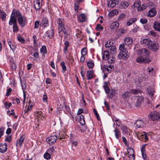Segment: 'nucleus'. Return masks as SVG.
<instances>
[{
  "instance_id": "nucleus-13",
  "label": "nucleus",
  "mask_w": 160,
  "mask_h": 160,
  "mask_svg": "<svg viewBox=\"0 0 160 160\" xmlns=\"http://www.w3.org/2000/svg\"><path fill=\"white\" fill-rule=\"evenodd\" d=\"M7 42L11 49L12 50H15L16 48V44L15 42L9 39H8Z\"/></svg>"
},
{
  "instance_id": "nucleus-6",
  "label": "nucleus",
  "mask_w": 160,
  "mask_h": 160,
  "mask_svg": "<svg viewBox=\"0 0 160 160\" xmlns=\"http://www.w3.org/2000/svg\"><path fill=\"white\" fill-rule=\"evenodd\" d=\"M137 136L138 139L143 141L145 140V142H146L148 139V138L147 136V133L145 132H138Z\"/></svg>"
},
{
  "instance_id": "nucleus-45",
  "label": "nucleus",
  "mask_w": 160,
  "mask_h": 160,
  "mask_svg": "<svg viewBox=\"0 0 160 160\" xmlns=\"http://www.w3.org/2000/svg\"><path fill=\"white\" fill-rule=\"evenodd\" d=\"M147 6L145 5H142L139 6L138 8V11H142L146 9Z\"/></svg>"
},
{
  "instance_id": "nucleus-56",
  "label": "nucleus",
  "mask_w": 160,
  "mask_h": 160,
  "mask_svg": "<svg viewBox=\"0 0 160 160\" xmlns=\"http://www.w3.org/2000/svg\"><path fill=\"white\" fill-rule=\"evenodd\" d=\"M55 151V149L53 147H52L48 149V152L52 153L53 152Z\"/></svg>"
},
{
  "instance_id": "nucleus-47",
  "label": "nucleus",
  "mask_w": 160,
  "mask_h": 160,
  "mask_svg": "<svg viewBox=\"0 0 160 160\" xmlns=\"http://www.w3.org/2000/svg\"><path fill=\"white\" fill-rule=\"evenodd\" d=\"M107 60L108 63H112L114 62L115 60V59L114 57H112L111 58H109Z\"/></svg>"
},
{
  "instance_id": "nucleus-36",
  "label": "nucleus",
  "mask_w": 160,
  "mask_h": 160,
  "mask_svg": "<svg viewBox=\"0 0 160 160\" xmlns=\"http://www.w3.org/2000/svg\"><path fill=\"white\" fill-rule=\"evenodd\" d=\"M118 11L117 9H115L110 12L109 13V15L110 17H112L115 15L118 14Z\"/></svg>"
},
{
  "instance_id": "nucleus-57",
  "label": "nucleus",
  "mask_w": 160,
  "mask_h": 160,
  "mask_svg": "<svg viewBox=\"0 0 160 160\" xmlns=\"http://www.w3.org/2000/svg\"><path fill=\"white\" fill-rule=\"evenodd\" d=\"M104 70H106L109 72L111 71V70L110 69L108 66L104 65L103 67Z\"/></svg>"
},
{
  "instance_id": "nucleus-51",
  "label": "nucleus",
  "mask_w": 160,
  "mask_h": 160,
  "mask_svg": "<svg viewBox=\"0 0 160 160\" xmlns=\"http://www.w3.org/2000/svg\"><path fill=\"white\" fill-rule=\"evenodd\" d=\"M103 27L100 24H98L96 28V29L98 31L100 30H102L103 29Z\"/></svg>"
},
{
  "instance_id": "nucleus-10",
  "label": "nucleus",
  "mask_w": 160,
  "mask_h": 160,
  "mask_svg": "<svg viewBox=\"0 0 160 160\" xmlns=\"http://www.w3.org/2000/svg\"><path fill=\"white\" fill-rule=\"evenodd\" d=\"M9 25H12L13 24V32H17L18 31V28L17 26V21L14 20L13 21H9Z\"/></svg>"
},
{
  "instance_id": "nucleus-33",
  "label": "nucleus",
  "mask_w": 160,
  "mask_h": 160,
  "mask_svg": "<svg viewBox=\"0 0 160 160\" xmlns=\"http://www.w3.org/2000/svg\"><path fill=\"white\" fill-rule=\"evenodd\" d=\"M108 50H110L111 54H114L116 51V48L115 46L113 45L109 48L107 49Z\"/></svg>"
},
{
  "instance_id": "nucleus-29",
  "label": "nucleus",
  "mask_w": 160,
  "mask_h": 160,
  "mask_svg": "<svg viewBox=\"0 0 160 160\" xmlns=\"http://www.w3.org/2000/svg\"><path fill=\"white\" fill-rule=\"evenodd\" d=\"M132 39L130 37L126 38L124 39L125 43L126 44L129 45L132 43Z\"/></svg>"
},
{
  "instance_id": "nucleus-35",
  "label": "nucleus",
  "mask_w": 160,
  "mask_h": 160,
  "mask_svg": "<svg viewBox=\"0 0 160 160\" xmlns=\"http://www.w3.org/2000/svg\"><path fill=\"white\" fill-rule=\"evenodd\" d=\"M79 117V121L80 123L82 125H84L85 122L84 116L82 115H81Z\"/></svg>"
},
{
  "instance_id": "nucleus-44",
  "label": "nucleus",
  "mask_w": 160,
  "mask_h": 160,
  "mask_svg": "<svg viewBox=\"0 0 160 160\" xmlns=\"http://www.w3.org/2000/svg\"><path fill=\"white\" fill-rule=\"evenodd\" d=\"M141 91L139 90L132 89L131 90V92L134 94H137L139 93H140Z\"/></svg>"
},
{
  "instance_id": "nucleus-53",
  "label": "nucleus",
  "mask_w": 160,
  "mask_h": 160,
  "mask_svg": "<svg viewBox=\"0 0 160 160\" xmlns=\"http://www.w3.org/2000/svg\"><path fill=\"white\" fill-rule=\"evenodd\" d=\"M93 111L94 112L95 115L96 117L97 118L98 120H99L100 119L99 117V114L98 113L97 111H96V109H93Z\"/></svg>"
},
{
  "instance_id": "nucleus-2",
  "label": "nucleus",
  "mask_w": 160,
  "mask_h": 160,
  "mask_svg": "<svg viewBox=\"0 0 160 160\" xmlns=\"http://www.w3.org/2000/svg\"><path fill=\"white\" fill-rule=\"evenodd\" d=\"M152 61L150 57H145L143 56L138 57L136 59V61L139 63H148Z\"/></svg>"
},
{
  "instance_id": "nucleus-8",
  "label": "nucleus",
  "mask_w": 160,
  "mask_h": 160,
  "mask_svg": "<svg viewBox=\"0 0 160 160\" xmlns=\"http://www.w3.org/2000/svg\"><path fill=\"white\" fill-rule=\"evenodd\" d=\"M159 45L158 43L152 42L148 48L153 52L157 51L159 48Z\"/></svg>"
},
{
  "instance_id": "nucleus-55",
  "label": "nucleus",
  "mask_w": 160,
  "mask_h": 160,
  "mask_svg": "<svg viewBox=\"0 0 160 160\" xmlns=\"http://www.w3.org/2000/svg\"><path fill=\"white\" fill-rule=\"evenodd\" d=\"M11 66L13 70L15 71L16 70L17 67L16 64L14 62H13L11 63Z\"/></svg>"
},
{
  "instance_id": "nucleus-24",
  "label": "nucleus",
  "mask_w": 160,
  "mask_h": 160,
  "mask_svg": "<svg viewBox=\"0 0 160 160\" xmlns=\"http://www.w3.org/2000/svg\"><path fill=\"white\" fill-rule=\"evenodd\" d=\"M86 16L83 13L80 14L78 16V18L79 21L81 22H83L86 20Z\"/></svg>"
},
{
  "instance_id": "nucleus-14",
  "label": "nucleus",
  "mask_w": 160,
  "mask_h": 160,
  "mask_svg": "<svg viewBox=\"0 0 160 160\" xmlns=\"http://www.w3.org/2000/svg\"><path fill=\"white\" fill-rule=\"evenodd\" d=\"M136 102L135 106L136 107H139L141 104L143 102L144 98L142 96L137 97L136 98Z\"/></svg>"
},
{
  "instance_id": "nucleus-61",
  "label": "nucleus",
  "mask_w": 160,
  "mask_h": 160,
  "mask_svg": "<svg viewBox=\"0 0 160 160\" xmlns=\"http://www.w3.org/2000/svg\"><path fill=\"white\" fill-rule=\"evenodd\" d=\"M39 22L38 21H36L34 23V28H38L39 26Z\"/></svg>"
},
{
  "instance_id": "nucleus-48",
  "label": "nucleus",
  "mask_w": 160,
  "mask_h": 160,
  "mask_svg": "<svg viewBox=\"0 0 160 160\" xmlns=\"http://www.w3.org/2000/svg\"><path fill=\"white\" fill-rule=\"evenodd\" d=\"M81 74L83 80H84V77L85 75V69H84L82 67L81 68Z\"/></svg>"
},
{
  "instance_id": "nucleus-32",
  "label": "nucleus",
  "mask_w": 160,
  "mask_h": 160,
  "mask_svg": "<svg viewBox=\"0 0 160 160\" xmlns=\"http://www.w3.org/2000/svg\"><path fill=\"white\" fill-rule=\"evenodd\" d=\"M136 21L137 19L136 18H131L127 22V25L128 26H130L134 23Z\"/></svg>"
},
{
  "instance_id": "nucleus-22",
  "label": "nucleus",
  "mask_w": 160,
  "mask_h": 160,
  "mask_svg": "<svg viewBox=\"0 0 160 160\" xmlns=\"http://www.w3.org/2000/svg\"><path fill=\"white\" fill-rule=\"evenodd\" d=\"M39 2L38 1H34V8L36 10H39L42 6L41 2Z\"/></svg>"
},
{
  "instance_id": "nucleus-3",
  "label": "nucleus",
  "mask_w": 160,
  "mask_h": 160,
  "mask_svg": "<svg viewBox=\"0 0 160 160\" xmlns=\"http://www.w3.org/2000/svg\"><path fill=\"white\" fill-rule=\"evenodd\" d=\"M149 118L152 121H156L159 118V114L157 111L150 112L148 116Z\"/></svg>"
},
{
  "instance_id": "nucleus-19",
  "label": "nucleus",
  "mask_w": 160,
  "mask_h": 160,
  "mask_svg": "<svg viewBox=\"0 0 160 160\" xmlns=\"http://www.w3.org/2000/svg\"><path fill=\"white\" fill-rule=\"evenodd\" d=\"M59 30L60 29V31H59V33L60 32H62L65 35H67L68 32L66 29H65L63 24L62 23L58 24Z\"/></svg>"
},
{
  "instance_id": "nucleus-43",
  "label": "nucleus",
  "mask_w": 160,
  "mask_h": 160,
  "mask_svg": "<svg viewBox=\"0 0 160 160\" xmlns=\"http://www.w3.org/2000/svg\"><path fill=\"white\" fill-rule=\"evenodd\" d=\"M60 65L62 67L63 72H64L67 70V68L65 65V63L63 62H62L60 63Z\"/></svg>"
},
{
  "instance_id": "nucleus-39",
  "label": "nucleus",
  "mask_w": 160,
  "mask_h": 160,
  "mask_svg": "<svg viewBox=\"0 0 160 160\" xmlns=\"http://www.w3.org/2000/svg\"><path fill=\"white\" fill-rule=\"evenodd\" d=\"M121 129L123 132H124L125 133H127L129 129L127 128V127L125 125H123L121 127Z\"/></svg>"
},
{
  "instance_id": "nucleus-21",
  "label": "nucleus",
  "mask_w": 160,
  "mask_h": 160,
  "mask_svg": "<svg viewBox=\"0 0 160 160\" xmlns=\"http://www.w3.org/2000/svg\"><path fill=\"white\" fill-rule=\"evenodd\" d=\"M7 146L6 144H0V152L2 153L5 152L7 150Z\"/></svg>"
},
{
  "instance_id": "nucleus-27",
  "label": "nucleus",
  "mask_w": 160,
  "mask_h": 160,
  "mask_svg": "<svg viewBox=\"0 0 160 160\" xmlns=\"http://www.w3.org/2000/svg\"><path fill=\"white\" fill-rule=\"evenodd\" d=\"M110 94L108 95V98L112 99L115 95L116 90L114 89H112L110 91Z\"/></svg>"
},
{
  "instance_id": "nucleus-26",
  "label": "nucleus",
  "mask_w": 160,
  "mask_h": 160,
  "mask_svg": "<svg viewBox=\"0 0 160 160\" xmlns=\"http://www.w3.org/2000/svg\"><path fill=\"white\" fill-rule=\"evenodd\" d=\"M74 10L75 11H77L78 9L79 5V3L81 2H80L79 1L77 0H74Z\"/></svg>"
},
{
  "instance_id": "nucleus-41",
  "label": "nucleus",
  "mask_w": 160,
  "mask_h": 160,
  "mask_svg": "<svg viewBox=\"0 0 160 160\" xmlns=\"http://www.w3.org/2000/svg\"><path fill=\"white\" fill-rule=\"evenodd\" d=\"M40 52L43 54L47 53V48L45 46H43L40 49Z\"/></svg>"
},
{
  "instance_id": "nucleus-59",
  "label": "nucleus",
  "mask_w": 160,
  "mask_h": 160,
  "mask_svg": "<svg viewBox=\"0 0 160 160\" xmlns=\"http://www.w3.org/2000/svg\"><path fill=\"white\" fill-rule=\"evenodd\" d=\"M87 129V128L86 126L82 125V127L81 128V132H83L86 131Z\"/></svg>"
},
{
  "instance_id": "nucleus-38",
  "label": "nucleus",
  "mask_w": 160,
  "mask_h": 160,
  "mask_svg": "<svg viewBox=\"0 0 160 160\" xmlns=\"http://www.w3.org/2000/svg\"><path fill=\"white\" fill-rule=\"evenodd\" d=\"M104 89L105 90V92L107 94H108L110 92V89L108 86L107 82H105L104 83V85L103 86Z\"/></svg>"
},
{
  "instance_id": "nucleus-52",
  "label": "nucleus",
  "mask_w": 160,
  "mask_h": 160,
  "mask_svg": "<svg viewBox=\"0 0 160 160\" xmlns=\"http://www.w3.org/2000/svg\"><path fill=\"white\" fill-rule=\"evenodd\" d=\"M87 53L86 48H84L82 49L81 51V54L82 56H85Z\"/></svg>"
},
{
  "instance_id": "nucleus-5",
  "label": "nucleus",
  "mask_w": 160,
  "mask_h": 160,
  "mask_svg": "<svg viewBox=\"0 0 160 160\" xmlns=\"http://www.w3.org/2000/svg\"><path fill=\"white\" fill-rule=\"evenodd\" d=\"M58 139L56 135L51 136L46 139V141L50 145L53 144Z\"/></svg>"
},
{
  "instance_id": "nucleus-42",
  "label": "nucleus",
  "mask_w": 160,
  "mask_h": 160,
  "mask_svg": "<svg viewBox=\"0 0 160 160\" xmlns=\"http://www.w3.org/2000/svg\"><path fill=\"white\" fill-rule=\"evenodd\" d=\"M128 156L135 154L134 150L131 148H128Z\"/></svg>"
},
{
  "instance_id": "nucleus-63",
  "label": "nucleus",
  "mask_w": 160,
  "mask_h": 160,
  "mask_svg": "<svg viewBox=\"0 0 160 160\" xmlns=\"http://www.w3.org/2000/svg\"><path fill=\"white\" fill-rule=\"evenodd\" d=\"M145 146V145L142 147L141 150L142 154H144V153H146Z\"/></svg>"
},
{
  "instance_id": "nucleus-46",
  "label": "nucleus",
  "mask_w": 160,
  "mask_h": 160,
  "mask_svg": "<svg viewBox=\"0 0 160 160\" xmlns=\"http://www.w3.org/2000/svg\"><path fill=\"white\" fill-rule=\"evenodd\" d=\"M140 4L141 2L140 1H137L134 3L133 6L134 7L138 8L139 7V6H140Z\"/></svg>"
},
{
  "instance_id": "nucleus-34",
  "label": "nucleus",
  "mask_w": 160,
  "mask_h": 160,
  "mask_svg": "<svg viewBox=\"0 0 160 160\" xmlns=\"http://www.w3.org/2000/svg\"><path fill=\"white\" fill-rule=\"evenodd\" d=\"M121 8L125 9L128 6V3L126 2H122L120 3Z\"/></svg>"
},
{
  "instance_id": "nucleus-25",
  "label": "nucleus",
  "mask_w": 160,
  "mask_h": 160,
  "mask_svg": "<svg viewBox=\"0 0 160 160\" xmlns=\"http://www.w3.org/2000/svg\"><path fill=\"white\" fill-rule=\"evenodd\" d=\"M116 138L118 139L121 136V133L119 130L117 128H115L114 131Z\"/></svg>"
},
{
  "instance_id": "nucleus-1",
  "label": "nucleus",
  "mask_w": 160,
  "mask_h": 160,
  "mask_svg": "<svg viewBox=\"0 0 160 160\" xmlns=\"http://www.w3.org/2000/svg\"><path fill=\"white\" fill-rule=\"evenodd\" d=\"M124 44H121L119 46L120 52L118 55V58L120 59L127 60L129 57L128 54V50L126 48H125Z\"/></svg>"
},
{
  "instance_id": "nucleus-54",
  "label": "nucleus",
  "mask_w": 160,
  "mask_h": 160,
  "mask_svg": "<svg viewBox=\"0 0 160 160\" xmlns=\"http://www.w3.org/2000/svg\"><path fill=\"white\" fill-rule=\"evenodd\" d=\"M44 158H45L48 160L50 158V155L48 153H46L44 155Z\"/></svg>"
},
{
  "instance_id": "nucleus-37",
  "label": "nucleus",
  "mask_w": 160,
  "mask_h": 160,
  "mask_svg": "<svg viewBox=\"0 0 160 160\" xmlns=\"http://www.w3.org/2000/svg\"><path fill=\"white\" fill-rule=\"evenodd\" d=\"M0 11V18L2 19L3 21H4L6 20V14L3 12L2 11Z\"/></svg>"
},
{
  "instance_id": "nucleus-31",
  "label": "nucleus",
  "mask_w": 160,
  "mask_h": 160,
  "mask_svg": "<svg viewBox=\"0 0 160 160\" xmlns=\"http://www.w3.org/2000/svg\"><path fill=\"white\" fill-rule=\"evenodd\" d=\"M88 67L89 68H92L94 66V64L92 60L89 61L87 62Z\"/></svg>"
},
{
  "instance_id": "nucleus-4",
  "label": "nucleus",
  "mask_w": 160,
  "mask_h": 160,
  "mask_svg": "<svg viewBox=\"0 0 160 160\" xmlns=\"http://www.w3.org/2000/svg\"><path fill=\"white\" fill-rule=\"evenodd\" d=\"M21 15H22L21 14L18 10L13 9L9 21H13V20H15L16 21H17L16 17H18V18Z\"/></svg>"
},
{
  "instance_id": "nucleus-12",
  "label": "nucleus",
  "mask_w": 160,
  "mask_h": 160,
  "mask_svg": "<svg viewBox=\"0 0 160 160\" xmlns=\"http://www.w3.org/2000/svg\"><path fill=\"white\" fill-rule=\"evenodd\" d=\"M144 122L142 120H138L134 123V126L136 128H141L144 127Z\"/></svg>"
},
{
  "instance_id": "nucleus-62",
  "label": "nucleus",
  "mask_w": 160,
  "mask_h": 160,
  "mask_svg": "<svg viewBox=\"0 0 160 160\" xmlns=\"http://www.w3.org/2000/svg\"><path fill=\"white\" fill-rule=\"evenodd\" d=\"M115 121L116 122V124L117 126L118 127H121V126L122 124L118 119L115 120Z\"/></svg>"
},
{
  "instance_id": "nucleus-58",
  "label": "nucleus",
  "mask_w": 160,
  "mask_h": 160,
  "mask_svg": "<svg viewBox=\"0 0 160 160\" xmlns=\"http://www.w3.org/2000/svg\"><path fill=\"white\" fill-rule=\"evenodd\" d=\"M18 40L19 41L21 42L22 43H24L25 42L24 39L21 36H18Z\"/></svg>"
},
{
  "instance_id": "nucleus-7",
  "label": "nucleus",
  "mask_w": 160,
  "mask_h": 160,
  "mask_svg": "<svg viewBox=\"0 0 160 160\" xmlns=\"http://www.w3.org/2000/svg\"><path fill=\"white\" fill-rule=\"evenodd\" d=\"M138 53L139 55H142V56H143L144 57H149L148 56L150 54L149 52L147 49L143 48L141 49H140L138 51Z\"/></svg>"
},
{
  "instance_id": "nucleus-50",
  "label": "nucleus",
  "mask_w": 160,
  "mask_h": 160,
  "mask_svg": "<svg viewBox=\"0 0 160 160\" xmlns=\"http://www.w3.org/2000/svg\"><path fill=\"white\" fill-rule=\"evenodd\" d=\"M148 92L149 94L152 96L154 92V89L153 88L148 89Z\"/></svg>"
},
{
  "instance_id": "nucleus-40",
  "label": "nucleus",
  "mask_w": 160,
  "mask_h": 160,
  "mask_svg": "<svg viewBox=\"0 0 160 160\" xmlns=\"http://www.w3.org/2000/svg\"><path fill=\"white\" fill-rule=\"evenodd\" d=\"M25 138V136L24 135H22V136L20 138L18 143L20 147L22 144L24 139Z\"/></svg>"
},
{
  "instance_id": "nucleus-20",
  "label": "nucleus",
  "mask_w": 160,
  "mask_h": 160,
  "mask_svg": "<svg viewBox=\"0 0 160 160\" xmlns=\"http://www.w3.org/2000/svg\"><path fill=\"white\" fill-rule=\"evenodd\" d=\"M157 14V11L154 8H152L148 12V16L150 17H154Z\"/></svg>"
},
{
  "instance_id": "nucleus-28",
  "label": "nucleus",
  "mask_w": 160,
  "mask_h": 160,
  "mask_svg": "<svg viewBox=\"0 0 160 160\" xmlns=\"http://www.w3.org/2000/svg\"><path fill=\"white\" fill-rule=\"evenodd\" d=\"M105 56L106 59H108L109 57V51L107 50H106L104 51V53H103L102 58L103 59L105 58Z\"/></svg>"
},
{
  "instance_id": "nucleus-49",
  "label": "nucleus",
  "mask_w": 160,
  "mask_h": 160,
  "mask_svg": "<svg viewBox=\"0 0 160 160\" xmlns=\"http://www.w3.org/2000/svg\"><path fill=\"white\" fill-rule=\"evenodd\" d=\"M112 46L111 44V42L110 41H108L105 44L106 48H108V49L109 48Z\"/></svg>"
},
{
  "instance_id": "nucleus-30",
  "label": "nucleus",
  "mask_w": 160,
  "mask_h": 160,
  "mask_svg": "<svg viewBox=\"0 0 160 160\" xmlns=\"http://www.w3.org/2000/svg\"><path fill=\"white\" fill-rule=\"evenodd\" d=\"M130 95L131 92H129L127 91L125 92L122 94V97L123 99H126L128 98L130 96Z\"/></svg>"
},
{
  "instance_id": "nucleus-23",
  "label": "nucleus",
  "mask_w": 160,
  "mask_h": 160,
  "mask_svg": "<svg viewBox=\"0 0 160 160\" xmlns=\"http://www.w3.org/2000/svg\"><path fill=\"white\" fill-rule=\"evenodd\" d=\"M153 27L154 29L160 32V23L155 22L153 25Z\"/></svg>"
},
{
  "instance_id": "nucleus-60",
  "label": "nucleus",
  "mask_w": 160,
  "mask_h": 160,
  "mask_svg": "<svg viewBox=\"0 0 160 160\" xmlns=\"http://www.w3.org/2000/svg\"><path fill=\"white\" fill-rule=\"evenodd\" d=\"M140 22L142 24H145L148 22V20L146 19L142 18L140 19Z\"/></svg>"
},
{
  "instance_id": "nucleus-9",
  "label": "nucleus",
  "mask_w": 160,
  "mask_h": 160,
  "mask_svg": "<svg viewBox=\"0 0 160 160\" xmlns=\"http://www.w3.org/2000/svg\"><path fill=\"white\" fill-rule=\"evenodd\" d=\"M18 21L21 26L23 27L26 24L27 20L21 15L18 18Z\"/></svg>"
},
{
  "instance_id": "nucleus-64",
  "label": "nucleus",
  "mask_w": 160,
  "mask_h": 160,
  "mask_svg": "<svg viewBox=\"0 0 160 160\" xmlns=\"http://www.w3.org/2000/svg\"><path fill=\"white\" fill-rule=\"evenodd\" d=\"M148 34L152 35L153 37H155L156 36V34L155 32L153 31H150L148 33Z\"/></svg>"
},
{
  "instance_id": "nucleus-17",
  "label": "nucleus",
  "mask_w": 160,
  "mask_h": 160,
  "mask_svg": "<svg viewBox=\"0 0 160 160\" xmlns=\"http://www.w3.org/2000/svg\"><path fill=\"white\" fill-rule=\"evenodd\" d=\"M46 34L48 37L51 38H52L54 37V34L53 29L51 28L48 30L46 32Z\"/></svg>"
},
{
  "instance_id": "nucleus-16",
  "label": "nucleus",
  "mask_w": 160,
  "mask_h": 160,
  "mask_svg": "<svg viewBox=\"0 0 160 160\" xmlns=\"http://www.w3.org/2000/svg\"><path fill=\"white\" fill-rule=\"evenodd\" d=\"M86 76L88 80H90L94 77L93 71L92 70H90L87 71Z\"/></svg>"
},
{
  "instance_id": "nucleus-11",
  "label": "nucleus",
  "mask_w": 160,
  "mask_h": 160,
  "mask_svg": "<svg viewBox=\"0 0 160 160\" xmlns=\"http://www.w3.org/2000/svg\"><path fill=\"white\" fill-rule=\"evenodd\" d=\"M151 42L152 41L149 38L143 39L140 41V43L141 45L147 47L148 48V46H149L150 44H151Z\"/></svg>"
},
{
  "instance_id": "nucleus-18",
  "label": "nucleus",
  "mask_w": 160,
  "mask_h": 160,
  "mask_svg": "<svg viewBox=\"0 0 160 160\" xmlns=\"http://www.w3.org/2000/svg\"><path fill=\"white\" fill-rule=\"evenodd\" d=\"M41 25L44 27H46L49 25L48 20L46 18H43L41 21Z\"/></svg>"
},
{
  "instance_id": "nucleus-15",
  "label": "nucleus",
  "mask_w": 160,
  "mask_h": 160,
  "mask_svg": "<svg viewBox=\"0 0 160 160\" xmlns=\"http://www.w3.org/2000/svg\"><path fill=\"white\" fill-rule=\"evenodd\" d=\"M118 0H110L108 4V7L113 8L116 5H118Z\"/></svg>"
}]
</instances>
